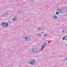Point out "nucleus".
I'll return each instance as SVG.
<instances>
[{
	"mask_svg": "<svg viewBox=\"0 0 67 67\" xmlns=\"http://www.w3.org/2000/svg\"><path fill=\"white\" fill-rule=\"evenodd\" d=\"M8 15V13H4L2 15V16H3V17H7Z\"/></svg>",
	"mask_w": 67,
	"mask_h": 67,
	"instance_id": "f03ea898",
	"label": "nucleus"
},
{
	"mask_svg": "<svg viewBox=\"0 0 67 67\" xmlns=\"http://www.w3.org/2000/svg\"><path fill=\"white\" fill-rule=\"evenodd\" d=\"M30 1H34V0H30Z\"/></svg>",
	"mask_w": 67,
	"mask_h": 67,
	"instance_id": "412c9836",
	"label": "nucleus"
},
{
	"mask_svg": "<svg viewBox=\"0 0 67 67\" xmlns=\"http://www.w3.org/2000/svg\"><path fill=\"white\" fill-rule=\"evenodd\" d=\"M65 60H67V58H65Z\"/></svg>",
	"mask_w": 67,
	"mask_h": 67,
	"instance_id": "f3484780",
	"label": "nucleus"
},
{
	"mask_svg": "<svg viewBox=\"0 0 67 67\" xmlns=\"http://www.w3.org/2000/svg\"><path fill=\"white\" fill-rule=\"evenodd\" d=\"M64 30L62 31V32H63V33H64Z\"/></svg>",
	"mask_w": 67,
	"mask_h": 67,
	"instance_id": "6ab92c4d",
	"label": "nucleus"
},
{
	"mask_svg": "<svg viewBox=\"0 0 67 67\" xmlns=\"http://www.w3.org/2000/svg\"><path fill=\"white\" fill-rule=\"evenodd\" d=\"M16 18H15L14 17L12 18V21H15V20H16Z\"/></svg>",
	"mask_w": 67,
	"mask_h": 67,
	"instance_id": "0eeeda50",
	"label": "nucleus"
},
{
	"mask_svg": "<svg viewBox=\"0 0 67 67\" xmlns=\"http://www.w3.org/2000/svg\"><path fill=\"white\" fill-rule=\"evenodd\" d=\"M46 36V34H44V35H43V36Z\"/></svg>",
	"mask_w": 67,
	"mask_h": 67,
	"instance_id": "2eb2a0df",
	"label": "nucleus"
},
{
	"mask_svg": "<svg viewBox=\"0 0 67 67\" xmlns=\"http://www.w3.org/2000/svg\"><path fill=\"white\" fill-rule=\"evenodd\" d=\"M57 11H58V12H60V13H62V9L60 8H59L58 9H57Z\"/></svg>",
	"mask_w": 67,
	"mask_h": 67,
	"instance_id": "7ed1b4c3",
	"label": "nucleus"
},
{
	"mask_svg": "<svg viewBox=\"0 0 67 67\" xmlns=\"http://www.w3.org/2000/svg\"><path fill=\"white\" fill-rule=\"evenodd\" d=\"M17 12L18 13H20V11H18Z\"/></svg>",
	"mask_w": 67,
	"mask_h": 67,
	"instance_id": "dca6fc26",
	"label": "nucleus"
},
{
	"mask_svg": "<svg viewBox=\"0 0 67 67\" xmlns=\"http://www.w3.org/2000/svg\"><path fill=\"white\" fill-rule=\"evenodd\" d=\"M55 13L56 14H57V15H58L59 14V13L58 12H56Z\"/></svg>",
	"mask_w": 67,
	"mask_h": 67,
	"instance_id": "9b49d317",
	"label": "nucleus"
},
{
	"mask_svg": "<svg viewBox=\"0 0 67 67\" xmlns=\"http://www.w3.org/2000/svg\"><path fill=\"white\" fill-rule=\"evenodd\" d=\"M66 11H67V8H66Z\"/></svg>",
	"mask_w": 67,
	"mask_h": 67,
	"instance_id": "aec40b11",
	"label": "nucleus"
},
{
	"mask_svg": "<svg viewBox=\"0 0 67 67\" xmlns=\"http://www.w3.org/2000/svg\"><path fill=\"white\" fill-rule=\"evenodd\" d=\"M63 8H64V9H65V7H64V6H63Z\"/></svg>",
	"mask_w": 67,
	"mask_h": 67,
	"instance_id": "a211bd4d",
	"label": "nucleus"
},
{
	"mask_svg": "<svg viewBox=\"0 0 67 67\" xmlns=\"http://www.w3.org/2000/svg\"><path fill=\"white\" fill-rule=\"evenodd\" d=\"M5 22H3L2 23H1V25H2L3 26H4V24H5Z\"/></svg>",
	"mask_w": 67,
	"mask_h": 67,
	"instance_id": "1a4fd4ad",
	"label": "nucleus"
},
{
	"mask_svg": "<svg viewBox=\"0 0 67 67\" xmlns=\"http://www.w3.org/2000/svg\"><path fill=\"white\" fill-rule=\"evenodd\" d=\"M8 23H5V24L4 25V26H3L4 27H7L8 26Z\"/></svg>",
	"mask_w": 67,
	"mask_h": 67,
	"instance_id": "39448f33",
	"label": "nucleus"
},
{
	"mask_svg": "<svg viewBox=\"0 0 67 67\" xmlns=\"http://www.w3.org/2000/svg\"><path fill=\"white\" fill-rule=\"evenodd\" d=\"M43 35V33H41V34H38V37H41V36H42V35Z\"/></svg>",
	"mask_w": 67,
	"mask_h": 67,
	"instance_id": "6e6552de",
	"label": "nucleus"
},
{
	"mask_svg": "<svg viewBox=\"0 0 67 67\" xmlns=\"http://www.w3.org/2000/svg\"><path fill=\"white\" fill-rule=\"evenodd\" d=\"M29 51H30V52L31 53H34L35 52V50H34V49H33L32 51H31V50H30Z\"/></svg>",
	"mask_w": 67,
	"mask_h": 67,
	"instance_id": "9d476101",
	"label": "nucleus"
},
{
	"mask_svg": "<svg viewBox=\"0 0 67 67\" xmlns=\"http://www.w3.org/2000/svg\"><path fill=\"white\" fill-rule=\"evenodd\" d=\"M24 39L26 41H27L28 40H29V39H30V37L29 36H25Z\"/></svg>",
	"mask_w": 67,
	"mask_h": 67,
	"instance_id": "20e7f679",
	"label": "nucleus"
},
{
	"mask_svg": "<svg viewBox=\"0 0 67 67\" xmlns=\"http://www.w3.org/2000/svg\"><path fill=\"white\" fill-rule=\"evenodd\" d=\"M30 60H31L29 62V64L30 65H34V64H35V60L34 59H31L30 60H29V61Z\"/></svg>",
	"mask_w": 67,
	"mask_h": 67,
	"instance_id": "f257e3e1",
	"label": "nucleus"
},
{
	"mask_svg": "<svg viewBox=\"0 0 67 67\" xmlns=\"http://www.w3.org/2000/svg\"><path fill=\"white\" fill-rule=\"evenodd\" d=\"M38 29H40V28H38Z\"/></svg>",
	"mask_w": 67,
	"mask_h": 67,
	"instance_id": "4be33fe9",
	"label": "nucleus"
},
{
	"mask_svg": "<svg viewBox=\"0 0 67 67\" xmlns=\"http://www.w3.org/2000/svg\"><path fill=\"white\" fill-rule=\"evenodd\" d=\"M54 19H56L57 18V16L56 15H55L54 16Z\"/></svg>",
	"mask_w": 67,
	"mask_h": 67,
	"instance_id": "f8f14e48",
	"label": "nucleus"
},
{
	"mask_svg": "<svg viewBox=\"0 0 67 67\" xmlns=\"http://www.w3.org/2000/svg\"><path fill=\"white\" fill-rule=\"evenodd\" d=\"M65 40L66 41H67V36H65Z\"/></svg>",
	"mask_w": 67,
	"mask_h": 67,
	"instance_id": "ddd939ff",
	"label": "nucleus"
},
{
	"mask_svg": "<svg viewBox=\"0 0 67 67\" xmlns=\"http://www.w3.org/2000/svg\"><path fill=\"white\" fill-rule=\"evenodd\" d=\"M62 40H65V37H63L62 38Z\"/></svg>",
	"mask_w": 67,
	"mask_h": 67,
	"instance_id": "4468645a",
	"label": "nucleus"
},
{
	"mask_svg": "<svg viewBox=\"0 0 67 67\" xmlns=\"http://www.w3.org/2000/svg\"><path fill=\"white\" fill-rule=\"evenodd\" d=\"M43 45L42 46V47H45V46L46 45V42L44 43L43 44Z\"/></svg>",
	"mask_w": 67,
	"mask_h": 67,
	"instance_id": "423d86ee",
	"label": "nucleus"
}]
</instances>
